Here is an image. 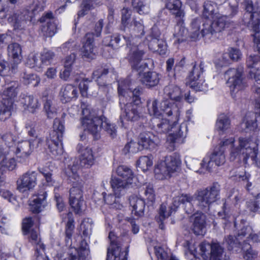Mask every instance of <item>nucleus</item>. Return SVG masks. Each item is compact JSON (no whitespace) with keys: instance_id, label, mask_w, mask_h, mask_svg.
Instances as JSON below:
<instances>
[{"instance_id":"nucleus-24","label":"nucleus","mask_w":260,"mask_h":260,"mask_svg":"<svg viewBox=\"0 0 260 260\" xmlns=\"http://www.w3.org/2000/svg\"><path fill=\"white\" fill-rule=\"evenodd\" d=\"M9 153V152L8 150H5L4 148L1 149L0 169L1 172L3 174L5 173L6 169L9 171H12L16 167V162L14 158H8L6 157V155Z\"/></svg>"},{"instance_id":"nucleus-8","label":"nucleus","mask_w":260,"mask_h":260,"mask_svg":"<svg viewBox=\"0 0 260 260\" xmlns=\"http://www.w3.org/2000/svg\"><path fill=\"white\" fill-rule=\"evenodd\" d=\"M155 128L159 133H168L170 131L172 132L167 137V141L171 144L172 147H174V144L178 142L183 137V132L180 129V126L178 125L177 122H174L171 127L169 121L165 119L159 120L155 126Z\"/></svg>"},{"instance_id":"nucleus-26","label":"nucleus","mask_w":260,"mask_h":260,"mask_svg":"<svg viewBox=\"0 0 260 260\" xmlns=\"http://www.w3.org/2000/svg\"><path fill=\"white\" fill-rule=\"evenodd\" d=\"M85 41L83 46L82 55L86 58H93L95 55L93 34L87 33L85 36Z\"/></svg>"},{"instance_id":"nucleus-7","label":"nucleus","mask_w":260,"mask_h":260,"mask_svg":"<svg viewBox=\"0 0 260 260\" xmlns=\"http://www.w3.org/2000/svg\"><path fill=\"white\" fill-rule=\"evenodd\" d=\"M254 154V148H251L246 140L239 138L237 144L231 148L230 159L231 161L242 159L246 161L248 158L253 157Z\"/></svg>"},{"instance_id":"nucleus-34","label":"nucleus","mask_w":260,"mask_h":260,"mask_svg":"<svg viewBox=\"0 0 260 260\" xmlns=\"http://www.w3.org/2000/svg\"><path fill=\"white\" fill-rule=\"evenodd\" d=\"M202 23V19L197 18L193 19L190 24V37L193 40L195 41L201 37L204 38L205 37L202 36V29L200 31V25Z\"/></svg>"},{"instance_id":"nucleus-50","label":"nucleus","mask_w":260,"mask_h":260,"mask_svg":"<svg viewBox=\"0 0 260 260\" xmlns=\"http://www.w3.org/2000/svg\"><path fill=\"white\" fill-rule=\"evenodd\" d=\"M239 238L229 235L224 238V243L229 250H232L234 248H238L242 244L239 241Z\"/></svg>"},{"instance_id":"nucleus-20","label":"nucleus","mask_w":260,"mask_h":260,"mask_svg":"<svg viewBox=\"0 0 260 260\" xmlns=\"http://www.w3.org/2000/svg\"><path fill=\"white\" fill-rule=\"evenodd\" d=\"M139 118V107L132 104H126L125 105L124 111L121 113L119 117L121 126H124V119L127 121H136Z\"/></svg>"},{"instance_id":"nucleus-47","label":"nucleus","mask_w":260,"mask_h":260,"mask_svg":"<svg viewBox=\"0 0 260 260\" xmlns=\"http://www.w3.org/2000/svg\"><path fill=\"white\" fill-rule=\"evenodd\" d=\"M12 113V103L7 105L6 102L0 104V120L5 121L9 118Z\"/></svg>"},{"instance_id":"nucleus-52","label":"nucleus","mask_w":260,"mask_h":260,"mask_svg":"<svg viewBox=\"0 0 260 260\" xmlns=\"http://www.w3.org/2000/svg\"><path fill=\"white\" fill-rule=\"evenodd\" d=\"M151 156H143L139 158L137 164L143 172L147 171L152 165Z\"/></svg>"},{"instance_id":"nucleus-60","label":"nucleus","mask_w":260,"mask_h":260,"mask_svg":"<svg viewBox=\"0 0 260 260\" xmlns=\"http://www.w3.org/2000/svg\"><path fill=\"white\" fill-rule=\"evenodd\" d=\"M108 73L109 69L106 66H99L93 72L92 75L93 77L96 79L97 82L99 84V80L104 78Z\"/></svg>"},{"instance_id":"nucleus-63","label":"nucleus","mask_w":260,"mask_h":260,"mask_svg":"<svg viewBox=\"0 0 260 260\" xmlns=\"http://www.w3.org/2000/svg\"><path fill=\"white\" fill-rule=\"evenodd\" d=\"M144 189V194L146 197V200L148 202H150L151 204H152L155 199V194L154 193L153 185L149 184L146 185Z\"/></svg>"},{"instance_id":"nucleus-54","label":"nucleus","mask_w":260,"mask_h":260,"mask_svg":"<svg viewBox=\"0 0 260 260\" xmlns=\"http://www.w3.org/2000/svg\"><path fill=\"white\" fill-rule=\"evenodd\" d=\"M54 56L55 54L52 51L50 50H44L41 54L40 59V62L42 64V68H43L44 66L49 65Z\"/></svg>"},{"instance_id":"nucleus-33","label":"nucleus","mask_w":260,"mask_h":260,"mask_svg":"<svg viewBox=\"0 0 260 260\" xmlns=\"http://www.w3.org/2000/svg\"><path fill=\"white\" fill-rule=\"evenodd\" d=\"M173 172L170 170L163 160H161L156 166L154 169L155 177L159 180H162L169 178Z\"/></svg>"},{"instance_id":"nucleus-61","label":"nucleus","mask_w":260,"mask_h":260,"mask_svg":"<svg viewBox=\"0 0 260 260\" xmlns=\"http://www.w3.org/2000/svg\"><path fill=\"white\" fill-rule=\"evenodd\" d=\"M247 207L253 212H256L260 209V192L257 194L255 201L250 200L246 202Z\"/></svg>"},{"instance_id":"nucleus-6","label":"nucleus","mask_w":260,"mask_h":260,"mask_svg":"<svg viewBox=\"0 0 260 260\" xmlns=\"http://www.w3.org/2000/svg\"><path fill=\"white\" fill-rule=\"evenodd\" d=\"M243 73L242 68L230 69L225 73V77L227 79L226 83L230 88L232 96L246 86L243 81Z\"/></svg>"},{"instance_id":"nucleus-37","label":"nucleus","mask_w":260,"mask_h":260,"mask_svg":"<svg viewBox=\"0 0 260 260\" xmlns=\"http://www.w3.org/2000/svg\"><path fill=\"white\" fill-rule=\"evenodd\" d=\"M21 103L25 109H27L31 113H34L35 110L39 107L38 100L30 95L23 97Z\"/></svg>"},{"instance_id":"nucleus-13","label":"nucleus","mask_w":260,"mask_h":260,"mask_svg":"<svg viewBox=\"0 0 260 260\" xmlns=\"http://www.w3.org/2000/svg\"><path fill=\"white\" fill-rule=\"evenodd\" d=\"M38 173L29 170L22 174L17 181V188L21 192L33 189L37 185Z\"/></svg>"},{"instance_id":"nucleus-1","label":"nucleus","mask_w":260,"mask_h":260,"mask_svg":"<svg viewBox=\"0 0 260 260\" xmlns=\"http://www.w3.org/2000/svg\"><path fill=\"white\" fill-rule=\"evenodd\" d=\"M220 186L217 183H213L206 188L198 190L193 195L182 193L173 199L171 206L167 207L166 204H161L158 210V216L156 219L161 230L165 229L164 221L173 213L175 212L180 205L188 214L192 213L194 209L192 204L193 201H197V205L200 209L205 211L209 210V206L215 202L219 196Z\"/></svg>"},{"instance_id":"nucleus-31","label":"nucleus","mask_w":260,"mask_h":260,"mask_svg":"<svg viewBox=\"0 0 260 260\" xmlns=\"http://www.w3.org/2000/svg\"><path fill=\"white\" fill-rule=\"evenodd\" d=\"M164 93L171 100L175 102H180L183 99V95L180 87L173 84L166 86L164 88Z\"/></svg>"},{"instance_id":"nucleus-29","label":"nucleus","mask_w":260,"mask_h":260,"mask_svg":"<svg viewBox=\"0 0 260 260\" xmlns=\"http://www.w3.org/2000/svg\"><path fill=\"white\" fill-rule=\"evenodd\" d=\"M79 168L78 160H74L65 168L64 174L68 179L71 181V183H73V182L79 181V177L77 174Z\"/></svg>"},{"instance_id":"nucleus-41","label":"nucleus","mask_w":260,"mask_h":260,"mask_svg":"<svg viewBox=\"0 0 260 260\" xmlns=\"http://www.w3.org/2000/svg\"><path fill=\"white\" fill-rule=\"evenodd\" d=\"M241 249L243 251V257L246 260H254L257 258L258 252L253 249L251 245L244 241L241 245Z\"/></svg>"},{"instance_id":"nucleus-58","label":"nucleus","mask_w":260,"mask_h":260,"mask_svg":"<svg viewBox=\"0 0 260 260\" xmlns=\"http://www.w3.org/2000/svg\"><path fill=\"white\" fill-rule=\"evenodd\" d=\"M74 228V220L73 219H69L66 224L65 230V240L67 244L71 242Z\"/></svg>"},{"instance_id":"nucleus-59","label":"nucleus","mask_w":260,"mask_h":260,"mask_svg":"<svg viewBox=\"0 0 260 260\" xmlns=\"http://www.w3.org/2000/svg\"><path fill=\"white\" fill-rule=\"evenodd\" d=\"M72 187L70 191L69 202H73L75 199V194L77 193H82V184L81 182H73L72 184Z\"/></svg>"},{"instance_id":"nucleus-19","label":"nucleus","mask_w":260,"mask_h":260,"mask_svg":"<svg viewBox=\"0 0 260 260\" xmlns=\"http://www.w3.org/2000/svg\"><path fill=\"white\" fill-rule=\"evenodd\" d=\"M160 139L157 136L150 132H143L140 134L139 144L141 149H155L160 143Z\"/></svg>"},{"instance_id":"nucleus-51","label":"nucleus","mask_w":260,"mask_h":260,"mask_svg":"<svg viewBox=\"0 0 260 260\" xmlns=\"http://www.w3.org/2000/svg\"><path fill=\"white\" fill-rule=\"evenodd\" d=\"M131 16V11L128 8H123L121 11V29L124 32L129 29V20Z\"/></svg>"},{"instance_id":"nucleus-9","label":"nucleus","mask_w":260,"mask_h":260,"mask_svg":"<svg viewBox=\"0 0 260 260\" xmlns=\"http://www.w3.org/2000/svg\"><path fill=\"white\" fill-rule=\"evenodd\" d=\"M157 99H154L152 101L147 102V107L149 114L156 117H159L162 115L163 112L166 115L170 116L173 115V113L178 111V109L174 106L171 104L169 101H164L160 103Z\"/></svg>"},{"instance_id":"nucleus-46","label":"nucleus","mask_w":260,"mask_h":260,"mask_svg":"<svg viewBox=\"0 0 260 260\" xmlns=\"http://www.w3.org/2000/svg\"><path fill=\"white\" fill-rule=\"evenodd\" d=\"M1 139L5 142L10 151L14 148L16 142H18V137L11 132H7L1 136Z\"/></svg>"},{"instance_id":"nucleus-25","label":"nucleus","mask_w":260,"mask_h":260,"mask_svg":"<svg viewBox=\"0 0 260 260\" xmlns=\"http://www.w3.org/2000/svg\"><path fill=\"white\" fill-rule=\"evenodd\" d=\"M129 203L132 207L133 214L138 217H141L144 215L145 203L143 199L135 196H132L129 198Z\"/></svg>"},{"instance_id":"nucleus-22","label":"nucleus","mask_w":260,"mask_h":260,"mask_svg":"<svg viewBox=\"0 0 260 260\" xmlns=\"http://www.w3.org/2000/svg\"><path fill=\"white\" fill-rule=\"evenodd\" d=\"M40 21L41 22L47 21L46 24L43 25L42 28L44 36L46 37H51L54 36L56 32L57 27L53 18L52 13L51 12L46 13L40 19Z\"/></svg>"},{"instance_id":"nucleus-45","label":"nucleus","mask_w":260,"mask_h":260,"mask_svg":"<svg viewBox=\"0 0 260 260\" xmlns=\"http://www.w3.org/2000/svg\"><path fill=\"white\" fill-rule=\"evenodd\" d=\"M8 54L9 56L13 59L20 60L21 58V48L18 43L11 44L8 46Z\"/></svg>"},{"instance_id":"nucleus-49","label":"nucleus","mask_w":260,"mask_h":260,"mask_svg":"<svg viewBox=\"0 0 260 260\" xmlns=\"http://www.w3.org/2000/svg\"><path fill=\"white\" fill-rule=\"evenodd\" d=\"M75 199L73 202H69L72 208L74 209L75 212L79 214L82 210V207L84 203L82 193H77L75 194Z\"/></svg>"},{"instance_id":"nucleus-12","label":"nucleus","mask_w":260,"mask_h":260,"mask_svg":"<svg viewBox=\"0 0 260 260\" xmlns=\"http://www.w3.org/2000/svg\"><path fill=\"white\" fill-rule=\"evenodd\" d=\"M32 18V15L25 8L19 13L9 16L8 20L12 23L14 29H23L31 24Z\"/></svg>"},{"instance_id":"nucleus-3","label":"nucleus","mask_w":260,"mask_h":260,"mask_svg":"<svg viewBox=\"0 0 260 260\" xmlns=\"http://www.w3.org/2000/svg\"><path fill=\"white\" fill-rule=\"evenodd\" d=\"M64 131L63 121L58 119H54L53 130L50 135V139L47 142L48 149L54 156L60 155L63 152L62 139Z\"/></svg>"},{"instance_id":"nucleus-44","label":"nucleus","mask_w":260,"mask_h":260,"mask_svg":"<svg viewBox=\"0 0 260 260\" xmlns=\"http://www.w3.org/2000/svg\"><path fill=\"white\" fill-rule=\"evenodd\" d=\"M231 125L229 118L224 114H221L218 116L216 126L219 132H224L230 128Z\"/></svg>"},{"instance_id":"nucleus-40","label":"nucleus","mask_w":260,"mask_h":260,"mask_svg":"<svg viewBox=\"0 0 260 260\" xmlns=\"http://www.w3.org/2000/svg\"><path fill=\"white\" fill-rule=\"evenodd\" d=\"M163 161L173 173L177 171L180 164L179 156L175 153L171 155L166 156Z\"/></svg>"},{"instance_id":"nucleus-36","label":"nucleus","mask_w":260,"mask_h":260,"mask_svg":"<svg viewBox=\"0 0 260 260\" xmlns=\"http://www.w3.org/2000/svg\"><path fill=\"white\" fill-rule=\"evenodd\" d=\"M149 48L159 54H165L167 50V44L164 39H148Z\"/></svg>"},{"instance_id":"nucleus-30","label":"nucleus","mask_w":260,"mask_h":260,"mask_svg":"<svg viewBox=\"0 0 260 260\" xmlns=\"http://www.w3.org/2000/svg\"><path fill=\"white\" fill-rule=\"evenodd\" d=\"M206 226V216L203 213L194 214L192 230L197 235H203Z\"/></svg>"},{"instance_id":"nucleus-15","label":"nucleus","mask_w":260,"mask_h":260,"mask_svg":"<svg viewBox=\"0 0 260 260\" xmlns=\"http://www.w3.org/2000/svg\"><path fill=\"white\" fill-rule=\"evenodd\" d=\"M131 82L128 79H126L119 83L118 87V93L120 95L124 96L128 91H129V96H132V100L131 103L132 104L138 107L141 104V99L139 96V90L137 88H134L131 87Z\"/></svg>"},{"instance_id":"nucleus-23","label":"nucleus","mask_w":260,"mask_h":260,"mask_svg":"<svg viewBox=\"0 0 260 260\" xmlns=\"http://www.w3.org/2000/svg\"><path fill=\"white\" fill-rule=\"evenodd\" d=\"M47 192L42 191L38 195L33 196L30 203V210L35 213H39L46 206Z\"/></svg>"},{"instance_id":"nucleus-48","label":"nucleus","mask_w":260,"mask_h":260,"mask_svg":"<svg viewBox=\"0 0 260 260\" xmlns=\"http://www.w3.org/2000/svg\"><path fill=\"white\" fill-rule=\"evenodd\" d=\"M106 194L105 192H103L102 194L94 193L93 198H95L96 196L98 195L102 196L103 199L106 204L113 206V207L117 208V204L119 203V195L116 194L115 195L109 194L106 196Z\"/></svg>"},{"instance_id":"nucleus-64","label":"nucleus","mask_w":260,"mask_h":260,"mask_svg":"<svg viewBox=\"0 0 260 260\" xmlns=\"http://www.w3.org/2000/svg\"><path fill=\"white\" fill-rule=\"evenodd\" d=\"M171 13L173 15L177 25L183 24L185 18V12L182 8L173 11Z\"/></svg>"},{"instance_id":"nucleus-43","label":"nucleus","mask_w":260,"mask_h":260,"mask_svg":"<svg viewBox=\"0 0 260 260\" xmlns=\"http://www.w3.org/2000/svg\"><path fill=\"white\" fill-rule=\"evenodd\" d=\"M29 241L36 246V254L39 253V251L42 249L44 250L45 248L44 245L42 243L40 236L37 231L34 230L30 232Z\"/></svg>"},{"instance_id":"nucleus-62","label":"nucleus","mask_w":260,"mask_h":260,"mask_svg":"<svg viewBox=\"0 0 260 260\" xmlns=\"http://www.w3.org/2000/svg\"><path fill=\"white\" fill-rule=\"evenodd\" d=\"M81 10L78 12V17H83L87 14V12L93 8L92 0H83L81 6Z\"/></svg>"},{"instance_id":"nucleus-10","label":"nucleus","mask_w":260,"mask_h":260,"mask_svg":"<svg viewBox=\"0 0 260 260\" xmlns=\"http://www.w3.org/2000/svg\"><path fill=\"white\" fill-rule=\"evenodd\" d=\"M225 161L223 151L221 149L218 151L215 150L212 154L203 158L200 165L201 168L206 169L209 172H213L216 171V167L223 165Z\"/></svg>"},{"instance_id":"nucleus-57","label":"nucleus","mask_w":260,"mask_h":260,"mask_svg":"<svg viewBox=\"0 0 260 260\" xmlns=\"http://www.w3.org/2000/svg\"><path fill=\"white\" fill-rule=\"evenodd\" d=\"M103 122L101 125V128H103L111 138H113L116 136V129L115 126L112 123L108 122L107 119L103 116Z\"/></svg>"},{"instance_id":"nucleus-39","label":"nucleus","mask_w":260,"mask_h":260,"mask_svg":"<svg viewBox=\"0 0 260 260\" xmlns=\"http://www.w3.org/2000/svg\"><path fill=\"white\" fill-rule=\"evenodd\" d=\"M45 7V0H34L31 4L27 6L26 9L33 18L40 12L44 10Z\"/></svg>"},{"instance_id":"nucleus-11","label":"nucleus","mask_w":260,"mask_h":260,"mask_svg":"<svg viewBox=\"0 0 260 260\" xmlns=\"http://www.w3.org/2000/svg\"><path fill=\"white\" fill-rule=\"evenodd\" d=\"M109 238L111 246L108 249L107 260H127V251H121V243L119 238L113 232H110Z\"/></svg>"},{"instance_id":"nucleus-16","label":"nucleus","mask_w":260,"mask_h":260,"mask_svg":"<svg viewBox=\"0 0 260 260\" xmlns=\"http://www.w3.org/2000/svg\"><path fill=\"white\" fill-rule=\"evenodd\" d=\"M11 151L17 156L19 161L22 163L27 162L29 156L32 152L29 141L27 140L18 141Z\"/></svg>"},{"instance_id":"nucleus-56","label":"nucleus","mask_w":260,"mask_h":260,"mask_svg":"<svg viewBox=\"0 0 260 260\" xmlns=\"http://www.w3.org/2000/svg\"><path fill=\"white\" fill-rule=\"evenodd\" d=\"M204 64L201 62L199 66L194 64L189 74V78L190 81L198 80L201 73L203 72Z\"/></svg>"},{"instance_id":"nucleus-18","label":"nucleus","mask_w":260,"mask_h":260,"mask_svg":"<svg viewBox=\"0 0 260 260\" xmlns=\"http://www.w3.org/2000/svg\"><path fill=\"white\" fill-rule=\"evenodd\" d=\"M145 52L140 49L138 46H134L130 50L128 54V60L132 68L138 72H141L145 68V64L141 63Z\"/></svg>"},{"instance_id":"nucleus-2","label":"nucleus","mask_w":260,"mask_h":260,"mask_svg":"<svg viewBox=\"0 0 260 260\" xmlns=\"http://www.w3.org/2000/svg\"><path fill=\"white\" fill-rule=\"evenodd\" d=\"M212 1L204 3L203 16L206 19H217L211 23H203L202 36L212 41L220 39L222 37L221 32L229 26L226 16L221 15L215 4Z\"/></svg>"},{"instance_id":"nucleus-55","label":"nucleus","mask_w":260,"mask_h":260,"mask_svg":"<svg viewBox=\"0 0 260 260\" xmlns=\"http://www.w3.org/2000/svg\"><path fill=\"white\" fill-rule=\"evenodd\" d=\"M189 86L196 91H205L208 89L207 84L205 83L203 79L190 81Z\"/></svg>"},{"instance_id":"nucleus-35","label":"nucleus","mask_w":260,"mask_h":260,"mask_svg":"<svg viewBox=\"0 0 260 260\" xmlns=\"http://www.w3.org/2000/svg\"><path fill=\"white\" fill-rule=\"evenodd\" d=\"M59 94L64 98L65 102H68L77 97L78 90L75 86L68 84L61 89Z\"/></svg>"},{"instance_id":"nucleus-4","label":"nucleus","mask_w":260,"mask_h":260,"mask_svg":"<svg viewBox=\"0 0 260 260\" xmlns=\"http://www.w3.org/2000/svg\"><path fill=\"white\" fill-rule=\"evenodd\" d=\"M82 126L85 131L91 134L94 139L100 138L101 125L103 122V116H98L94 112H90L88 109L82 111Z\"/></svg>"},{"instance_id":"nucleus-38","label":"nucleus","mask_w":260,"mask_h":260,"mask_svg":"<svg viewBox=\"0 0 260 260\" xmlns=\"http://www.w3.org/2000/svg\"><path fill=\"white\" fill-rule=\"evenodd\" d=\"M118 176L121 177L127 183H132V180L134 177V173L132 170L125 166H119L116 170Z\"/></svg>"},{"instance_id":"nucleus-21","label":"nucleus","mask_w":260,"mask_h":260,"mask_svg":"<svg viewBox=\"0 0 260 260\" xmlns=\"http://www.w3.org/2000/svg\"><path fill=\"white\" fill-rule=\"evenodd\" d=\"M43 110L48 118L52 119L57 115V108L55 101L51 95L47 92L43 93L42 95Z\"/></svg>"},{"instance_id":"nucleus-53","label":"nucleus","mask_w":260,"mask_h":260,"mask_svg":"<svg viewBox=\"0 0 260 260\" xmlns=\"http://www.w3.org/2000/svg\"><path fill=\"white\" fill-rule=\"evenodd\" d=\"M132 5L134 9L140 14L148 12L149 9L144 4V0H132Z\"/></svg>"},{"instance_id":"nucleus-27","label":"nucleus","mask_w":260,"mask_h":260,"mask_svg":"<svg viewBox=\"0 0 260 260\" xmlns=\"http://www.w3.org/2000/svg\"><path fill=\"white\" fill-rule=\"evenodd\" d=\"M160 79V75L156 72H147L143 74L141 82L146 87L149 88L157 85Z\"/></svg>"},{"instance_id":"nucleus-32","label":"nucleus","mask_w":260,"mask_h":260,"mask_svg":"<svg viewBox=\"0 0 260 260\" xmlns=\"http://www.w3.org/2000/svg\"><path fill=\"white\" fill-rule=\"evenodd\" d=\"M210 254V260H229V256L226 255L223 247L218 243L212 244Z\"/></svg>"},{"instance_id":"nucleus-5","label":"nucleus","mask_w":260,"mask_h":260,"mask_svg":"<svg viewBox=\"0 0 260 260\" xmlns=\"http://www.w3.org/2000/svg\"><path fill=\"white\" fill-rule=\"evenodd\" d=\"M244 7L246 12L244 15L245 22L251 23L255 30L260 24V0H236Z\"/></svg>"},{"instance_id":"nucleus-42","label":"nucleus","mask_w":260,"mask_h":260,"mask_svg":"<svg viewBox=\"0 0 260 260\" xmlns=\"http://www.w3.org/2000/svg\"><path fill=\"white\" fill-rule=\"evenodd\" d=\"M128 184H131V183H127V182L117 178H112L111 180V185L115 192V194L118 195H119L121 192L123 193L124 189Z\"/></svg>"},{"instance_id":"nucleus-17","label":"nucleus","mask_w":260,"mask_h":260,"mask_svg":"<svg viewBox=\"0 0 260 260\" xmlns=\"http://www.w3.org/2000/svg\"><path fill=\"white\" fill-rule=\"evenodd\" d=\"M5 88L3 92V101L6 102L7 105L12 103V110L13 109L14 99L18 93L17 88L18 83L15 81H11L8 78L5 79Z\"/></svg>"},{"instance_id":"nucleus-28","label":"nucleus","mask_w":260,"mask_h":260,"mask_svg":"<svg viewBox=\"0 0 260 260\" xmlns=\"http://www.w3.org/2000/svg\"><path fill=\"white\" fill-rule=\"evenodd\" d=\"M80 156V167L88 168L94 164V157L91 149L85 147L82 149Z\"/></svg>"},{"instance_id":"nucleus-14","label":"nucleus","mask_w":260,"mask_h":260,"mask_svg":"<svg viewBox=\"0 0 260 260\" xmlns=\"http://www.w3.org/2000/svg\"><path fill=\"white\" fill-rule=\"evenodd\" d=\"M125 32L127 36L124 35L123 37L125 41L126 45L134 44V42H132L134 37L141 38L145 34L144 26L142 20L137 21L134 19L133 23L129 25V29L127 28V31Z\"/></svg>"}]
</instances>
